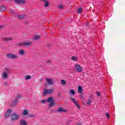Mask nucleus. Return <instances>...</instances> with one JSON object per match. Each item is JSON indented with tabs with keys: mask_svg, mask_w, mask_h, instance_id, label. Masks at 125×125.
<instances>
[{
	"mask_svg": "<svg viewBox=\"0 0 125 125\" xmlns=\"http://www.w3.org/2000/svg\"><path fill=\"white\" fill-rule=\"evenodd\" d=\"M19 53L21 55H24V54H25V52H24V50H21L19 51Z\"/></svg>",
	"mask_w": 125,
	"mask_h": 125,
	"instance_id": "5701e85b",
	"label": "nucleus"
},
{
	"mask_svg": "<svg viewBox=\"0 0 125 125\" xmlns=\"http://www.w3.org/2000/svg\"><path fill=\"white\" fill-rule=\"evenodd\" d=\"M30 118H34L35 117V114H30L28 116Z\"/></svg>",
	"mask_w": 125,
	"mask_h": 125,
	"instance_id": "473e14b6",
	"label": "nucleus"
},
{
	"mask_svg": "<svg viewBox=\"0 0 125 125\" xmlns=\"http://www.w3.org/2000/svg\"><path fill=\"white\" fill-rule=\"evenodd\" d=\"M18 102V99H15V100L12 102L11 106L12 107H14V106H16L17 105V102Z\"/></svg>",
	"mask_w": 125,
	"mask_h": 125,
	"instance_id": "9d476101",
	"label": "nucleus"
},
{
	"mask_svg": "<svg viewBox=\"0 0 125 125\" xmlns=\"http://www.w3.org/2000/svg\"><path fill=\"white\" fill-rule=\"evenodd\" d=\"M0 11H6V7L4 6H2L0 7Z\"/></svg>",
	"mask_w": 125,
	"mask_h": 125,
	"instance_id": "dca6fc26",
	"label": "nucleus"
},
{
	"mask_svg": "<svg viewBox=\"0 0 125 125\" xmlns=\"http://www.w3.org/2000/svg\"><path fill=\"white\" fill-rule=\"evenodd\" d=\"M43 0V1H44V0Z\"/></svg>",
	"mask_w": 125,
	"mask_h": 125,
	"instance_id": "a18cd8bd",
	"label": "nucleus"
},
{
	"mask_svg": "<svg viewBox=\"0 0 125 125\" xmlns=\"http://www.w3.org/2000/svg\"><path fill=\"white\" fill-rule=\"evenodd\" d=\"M48 4H49V2L48 1H45V7H47V6H48Z\"/></svg>",
	"mask_w": 125,
	"mask_h": 125,
	"instance_id": "a878e982",
	"label": "nucleus"
},
{
	"mask_svg": "<svg viewBox=\"0 0 125 125\" xmlns=\"http://www.w3.org/2000/svg\"><path fill=\"white\" fill-rule=\"evenodd\" d=\"M79 125H82L81 123H79Z\"/></svg>",
	"mask_w": 125,
	"mask_h": 125,
	"instance_id": "79ce46f5",
	"label": "nucleus"
},
{
	"mask_svg": "<svg viewBox=\"0 0 125 125\" xmlns=\"http://www.w3.org/2000/svg\"><path fill=\"white\" fill-rule=\"evenodd\" d=\"M91 103H92V101L91 100H88L86 103L87 105L90 106Z\"/></svg>",
	"mask_w": 125,
	"mask_h": 125,
	"instance_id": "4be33fe9",
	"label": "nucleus"
},
{
	"mask_svg": "<svg viewBox=\"0 0 125 125\" xmlns=\"http://www.w3.org/2000/svg\"><path fill=\"white\" fill-rule=\"evenodd\" d=\"M75 69L77 70V72H79V64L75 65Z\"/></svg>",
	"mask_w": 125,
	"mask_h": 125,
	"instance_id": "7c9ffc66",
	"label": "nucleus"
},
{
	"mask_svg": "<svg viewBox=\"0 0 125 125\" xmlns=\"http://www.w3.org/2000/svg\"><path fill=\"white\" fill-rule=\"evenodd\" d=\"M17 3H21V4H24L25 3V0H14Z\"/></svg>",
	"mask_w": 125,
	"mask_h": 125,
	"instance_id": "f8f14e48",
	"label": "nucleus"
},
{
	"mask_svg": "<svg viewBox=\"0 0 125 125\" xmlns=\"http://www.w3.org/2000/svg\"><path fill=\"white\" fill-rule=\"evenodd\" d=\"M2 28H3V26L0 25V29H2Z\"/></svg>",
	"mask_w": 125,
	"mask_h": 125,
	"instance_id": "4c0bfd02",
	"label": "nucleus"
},
{
	"mask_svg": "<svg viewBox=\"0 0 125 125\" xmlns=\"http://www.w3.org/2000/svg\"><path fill=\"white\" fill-rule=\"evenodd\" d=\"M46 63H47V64H49V63H50V60H49L47 61H46Z\"/></svg>",
	"mask_w": 125,
	"mask_h": 125,
	"instance_id": "c9c22d12",
	"label": "nucleus"
},
{
	"mask_svg": "<svg viewBox=\"0 0 125 125\" xmlns=\"http://www.w3.org/2000/svg\"><path fill=\"white\" fill-rule=\"evenodd\" d=\"M83 87L81 86H79V96L81 98V99H83L84 97L83 96L84 95V92H83Z\"/></svg>",
	"mask_w": 125,
	"mask_h": 125,
	"instance_id": "7ed1b4c3",
	"label": "nucleus"
},
{
	"mask_svg": "<svg viewBox=\"0 0 125 125\" xmlns=\"http://www.w3.org/2000/svg\"><path fill=\"white\" fill-rule=\"evenodd\" d=\"M70 100L72 101V102L77 107V108H79V104H78V101L76 100V99L74 98H70Z\"/></svg>",
	"mask_w": 125,
	"mask_h": 125,
	"instance_id": "0eeeda50",
	"label": "nucleus"
},
{
	"mask_svg": "<svg viewBox=\"0 0 125 125\" xmlns=\"http://www.w3.org/2000/svg\"><path fill=\"white\" fill-rule=\"evenodd\" d=\"M26 17V15H19L18 16V18L19 19H23V18H25Z\"/></svg>",
	"mask_w": 125,
	"mask_h": 125,
	"instance_id": "f3484780",
	"label": "nucleus"
},
{
	"mask_svg": "<svg viewBox=\"0 0 125 125\" xmlns=\"http://www.w3.org/2000/svg\"><path fill=\"white\" fill-rule=\"evenodd\" d=\"M40 38V36H35L34 37L33 40H39Z\"/></svg>",
	"mask_w": 125,
	"mask_h": 125,
	"instance_id": "cd10ccee",
	"label": "nucleus"
},
{
	"mask_svg": "<svg viewBox=\"0 0 125 125\" xmlns=\"http://www.w3.org/2000/svg\"><path fill=\"white\" fill-rule=\"evenodd\" d=\"M17 97L18 99L21 98V95H18Z\"/></svg>",
	"mask_w": 125,
	"mask_h": 125,
	"instance_id": "f704fd0d",
	"label": "nucleus"
},
{
	"mask_svg": "<svg viewBox=\"0 0 125 125\" xmlns=\"http://www.w3.org/2000/svg\"><path fill=\"white\" fill-rule=\"evenodd\" d=\"M61 83L62 84V85H65V84H66V81H65V80H62Z\"/></svg>",
	"mask_w": 125,
	"mask_h": 125,
	"instance_id": "b1692460",
	"label": "nucleus"
},
{
	"mask_svg": "<svg viewBox=\"0 0 125 125\" xmlns=\"http://www.w3.org/2000/svg\"><path fill=\"white\" fill-rule=\"evenodd\" d=\"M75 94H76V92L73 89L70 90V95H75Z\"/></svg>",
	"mask_w": 125,
	"mask_h": 125,
	"instance_id": "a211bd4d",
	"label": "nucleus"
},
{
	"mask_svg": "<svg viewBox=\"0 0 125 125\" xmlns=\"http://www.w3.org/2000/svg\"><path fill=\"white\" fill-rule=\"evenodd\" d=\"M105 115L107 117V119L110 118V114L108 112L105 113Z\"/></svg>",
	"mask_w": 125,
	"mask_h": 125,
	"instance_id": "2f4dec72",
	"label": "nucleus"
},
{
	"mask_svg": "<svg viewBox=\"0 0 125 125\" xmlns=\"http://www.w3.org/2000/svg\"><path fill=\"white\" fill-rule=\"evenodd\" d=\"M7 78H8V75H7V73H6V72H4L2 74V79H7Z\"/></svg>",
	"mask_w": 125,
	"mask_h": 125,
	"instance_id": "ddd939ff",
	"label": "nucleus"
},
{
	"mask_svg": "<svg viewBox=\"0 0 125 125\" xmlns=\"http://www.w3.org/2000/svg\"><path fill=\"white\" fill-rule=\"evenodd\" d=\"M71 59L73 61H77V60H78V58L75 56L72 57Z\"/></svg>",
	"mask_w": 125,
	"mask_h": 125,
	"instance_id": "bb28decb",
	"label": "nucleus"
},
{
	"mask_svg": "<svg viewBox=\"0 0 125 125\" xmlns=\"http://www.w3.org/2000/svg\"><path fill=\"white\" fill-rule=\"evenodd\" d=\"M77 13H79V9H77Z\"/></svg>",
	"mask_w": 125,
	"mask_h": 125,
	"instance_id": "a19ab883",
	"label": "nucleus"
},
{
	"mask_svg": "<svg viewBox=\"0 0 125 125\" xmlns=\"http://www.w3.org/2000/svg\"><path fill=\"white\" fill-rule=\"evenodd\" d=\"M46 81L47 83L49 84V85H51V84H53V80L51 79L46 78Z\"/></svg>",
	"mask_w": 125,
	"mask_h": 125,
	"instance_id": "6e6552de",
	"label": "nucleus"
},
{
	"mask_svg": "<svg viewBox=\"0 0 125 125\" xmlns=\"http://www.w3.org/2000/svg\"><path fill=\"white\" fill-rule=\"evenodd\" d=\"M14 12H15L14 10L11 11V13H12V14H13Z\"/></svg>",
	"mask_w": 125,
	"mask_h": 125,
	"instance_id": "e433bc0d",
	"label": "nucleus"
},
{
	"mask_svg": "<svg viewBox=\"0 0 125 125\" xmlns=\"http://www.w3.org/2000/svg\"><path fill=\"white\" fill-rule=\"evenodd\" d=\"M69 124H70V122L67 121V125H69Z\"/></svg>",
	"mask_w": 125,
	"mask_h": 125,
	"instance_id": "58836bf2",
	"label": "nucleus"
},
{
	"mask_svg": "<svg viewBox=\"0 0 125 125\" xmlns=\"http://www.w3.org/2000/svg\"><path fill=\"white\" fill-rule=\"evenodd\" d=\"M5 73H7V74H8V73H10V70L7 68H6L5 69Z\"/></svg>",
	"mask_w": 125,
	"mask_h": 125,
	"instance_id": "c85d7f7f",
	"label": "nucleus"
},
{
	"mask_svg": "<svg viewBox=\"0 0 125 125\" xmlns=\"http://www.w3.org/2000/svg\"><path fill=\"white\" fill-rule=\"evenodd\" d=\"M58 112H66V110H64L63 107H60L58 109Z\"/></svg>",
	"mask_w": 125,
	"mask_h": 125,
	"instance_id": "6ab92c4d",
	"label": "nucleus"
},
{
	"mask_svg": "<svg viewBox=\"0 0 125 125\" xmlns=\"http://www.w3.org/2000/svg\"><path fill=\"white\" fill-rule=\"evenodd\" d=\"M28 114H29V111H28V110L24 109L22 112V115H23V116H26L28 115Z\"/></svg>",
	"mask_w": 125,
	"mask_h": 125,
	"instance_id": "2eb2a0df",
	"label": "nucleus"
},
{
	"mask_svg": "<svg viewBox=\"0 0 125 125\" xmlns=\"http://www.w3.org/2000/svg\"><path fill=\"white\" fill-rule=\"evenodd\" d=\"M53 92V89H45L42 94V96H44L46 94H51Z\"/></svg>",
	"mask_w": 125,
	"mask_h": 125,
	"instance_id": "39448f33",
	"label": "nucleus"
},
{
	"mask_svg": "<svg viewBox=\"0 0 125 125\" xmlns=\"http://www.w3.org/2000/svg\"><path fill=\"white\" fill-rule=\"evenodd\" d=\"M57 7L58 8H59V9H63V8H64V5L62 4H60L58 5Z\"/></svg>",
	"mask_w": 125,
	"mask_h": 125,
	"instance_id": "412c9836",
	"label": "nucleus"
},
{
	"mask_svg": "<svg viewBox=\"0 0 125 125\" xmlns=\"http://www.w3.org/2000/svg\"><path fill=\"white\" fill-rule=\"evenodd\" d=\"M83 13V8L82 7L79 8V14Z\"/></svg>",
	"mask_w": 125,
	"mask_h": 125,
	"instance_id": "393cba45",
	"label": "nucleus"
},
{
	"mask_svg": "<svg viewBox=\"0 0 125 125\" xmlns=\"http://www.w3.org/2000/svg\"><path fill=\"white\" fill-rule=\"evenodd\" d=\"M79 109H81V107L79 106Z\"/></svg>",
	"mask_w": 125,
	"mask_h": 125,
	"instance_id": "37998d69",
	"label": "nucleus"
},
{
	"mask_svg": "<svg viewBox=\"0 0 125 125\" xmlns=\"http://www.w3.org/2000/svg\"><path fill=\"white\" fill-rule=\"evenodd\" d=\"M78 90H79V86H78Z\"/></svg>",
	"mask_w": 125,
	"mask_h": 125,
	"instance_id": "c03bdc74",
	"label": "nucleus"
},
{
	"mask_svg": "<svg viewBox=\"0 0 125 125\" xmlns=\"http://www.w3.org/2000/svg\"><path fill=\"white\" fill-rule=\"evenodd\" d=\"M4 85H7V83H4Z\"/></svg>",
	"mask_w": 125,
	"mask_h": 125,
	"instance_id": "ea45409f",
	"label": "nucleus"
},
{
	"mask_svg": "<svg viewBox=\"0 0 125 125\" xmlns=\"http://www.w3.org/2000/svg\"><path fill=\"white\" fill-rule=\"evenodd\" d=\"M12 112V111L11 110V109H8L5 114V118H8V117H9L10 115H11Z\"/></svg>",
	"mask_w": 125,
	"mask_h": 125,
	"instance_id": "1a4fd4ad",
	"label": "nucleus"
},
{
	"mask_svg": "<svg viewBox=\"0 0 125 125\" xmlns=\"http://www.w3.org/2000/svg\"><path fill=\"white\" fill-rule=\"evenodd\" d=\"M83 105H84V103H83Z\"/></svg>",
	"mask_w": 125,
	"mask_h": 125,
	"instance_id": "49530a36",
	"label": "nucleus"
},
{
	"mask_svg": "<svg viewBox=\"0 0 125 125\" xmlns=\"http://www.w3.org/2000/svg\"><path fill=\"white\" fill-rule=\"evenodd\" d=\"M11 119L13 120V121L18 120V119H19V115L15 113H13L11 115Z\"/></svg>",
	"mask_w": 125,
	"mask_h": 125,
	"instance_id": "423d86ee",
	"label": "nucleus"
},
{
	"mask_svg": "<svg viewBox=\"0 0 125 125\" xmlns=\"http://www.w3.org/2000/svg\"><path fill=\"white\" fill-rule=\"evenodd\" d=\"M48 102L49 103V107H53L54 106V100H53V99L51 97H49L47 101L46 100H42L41 101L42 103V104H45V102Z\"/></svg>",
	"mask_w": 125,
	"mask_h": 125,
	"instance_id": "f257e3e1",
	"label": "nucleus"
},
{
	"mask_svg": "<svg viewBox=\"0 0 125 125\" xmlns=\"http://www.w3.org/2000/svg\"><path fill=\"white\" fill-rule=\"evenodd\" d=\"M6 56L7 58H10V59H17L18 58L17 55L11 53L7 54Z\"/></svg>",
	"mask_w": 125,
	"mask_h": 125,
	"instance_id": "20e7f679",
	"label": "nucleus"
},
{
	"mask_svg": "<svg viewBox=\"0 0 125 125\" xmlns=\"http://www.w3.org/2000/svg\"><path fill=\"white\" fill-rule=\"evenodd\" d=\"M20 125H27V122L23 119H21L20 121Z\"/></svg>",
	"mask_w": 125,
	"mask_h": 125,
	"instance_id": "9b49d317",
	"label": "nucleus"
},
{
	"mask_svg": "<svg viewBox=\"0 0 125 125\" xmlns=\"http://www.w3.org/2000/svg\"><path fill=\"white\" fill-rule=\"evenodd\" d=\"M82 71H83V68L81 67V66L79 65V72H82Z\"/></svg>",
	"mask_w": 125,
	"mask_h": 125,
	"instance_id": "c756f323",
	"label": "nucleus"
},
{
	"mask_svg": "<svg viewBox=\"0 0 125 125\" xmlns=\"http://www.w3.org/2000/svg\"><path fill=\"white\" fill-rule=\"evenodd\" d=\"M97 95L98 96H100L101 94H100V92H97Z\"/></svg>",
	"mask_w": 125,
	"mask_h": 125,
	"instance_id": "72a5a7b5",
	"label": "nucleus"
},
{
	"mask_svg": "<svg viewBox=\"0 0 125 125\" xmlns=\"http://www.w3.org/2000/svg\"><path fill=\"white\" fill-rule=\"evenodd\" d=\"M24 79L26 80H30V79H32V77L30 75H26L24 77Z\"/></svg>",
	"mask_w": 125,
	"mask_h": 125,
	"instance_id": "aec40b11",
	"label": "nucleus"
},
{
	"mask_svg": "<svg viewBox=\"0 0 125 125\" xmlns=\"http://www.w3.org/2000/svg\"><path fill=\"white\" fill-rule=\"evenodd\" d=\"M31 44H33L32 42H23L20 44H18V46H21V47H24V46H30V45H31Z\"/></svg>",
	"mask_w": 125,
	"mask_h": 125,
	"instance_id": "f03ea898",
	"label": "nucleus"
},
{
	"mask_svg": "<svg viewBox=\"0 0 125 125\" xmlns=\"http://www.w3.org/2000/svg\"><path fill=\"white\" fill-rule=\"evenodd\" d=\"M2 40L4 42H9V41H12V40H13V38H3L2 39Z\"/></svg>",
	"mask_w": 125,
	"mask_h": 125,
	"instance_id": "4468645a",
	"label": "nucleus"
}]
</instances>
